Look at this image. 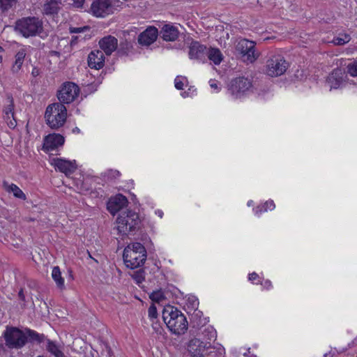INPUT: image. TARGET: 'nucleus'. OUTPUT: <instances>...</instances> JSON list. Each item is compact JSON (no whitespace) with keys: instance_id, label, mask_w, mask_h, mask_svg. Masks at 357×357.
Returning <instances> with one entry per match:
<instances>
[{"instance_id":"obj_1","label":"nucleus","mask_w":357,"mask_h":357,"mask_svg":"<svg viewBox=\"0 0 357 357\" xmlns=\"http://www.w3.org/2000/svg\"><path fill=\"white\" fill-rule=\"evenodd\" d=\"M14 29L26 38L40 36L44 32V23L38 17H23L16 20Z\"/></svg>"},{"instance_id":"obj_2","label":"nucleus","mask_w":357,"mask_h":357,"mask_svg":"<svg viewBox=\"0 0 357 357\" xmlns=\"http://www.w3.org/2000/svg\"><path fill=\"white\" fill-rule=\"evenodd\" d=\"M162 319L168 328L176 335L183 334L188 329L186 317L173 306H168L164 309Z\"/></svg>"},{"instance_id":"obj_3","label":"nucleus","mask_w":357,"mask_h":357,"mask_svg":"<svg viewBox=\"0 0 357 357\" xmlns=\"http://www.w3.org/2000/svg\"><path fill=\"white\" fill-rule=\"evenodd\" d=\"M123 257L126 266L134 269L144 264L146 259V251L140 243H133L126 247Z\"/></svg>"},{"instance_id":"obj_4","label":"nucleus","mask_w":357,"mask_h":357,"mask_svg":"<svg viewBox=\"0 0 357 357\" xmlns=\"http://www.w3.org/2000/svg\"><path fill=\"white\" fill-rule=\"evenodd\" d=\"M45 118L47 124L52 129L63 126L67 118V109L60 102L50 105L46 108Z\"/></svg>"},{"instance_id":"obj_5","label":"nucleus","mask_w":357,"mask_h":357,"mask_svg":"<svg viewBox=\"0 0 357 357\" xmlns=\"http://www.w3.org/2000/svg\"><path fill=\"white\" fill-rule=\"evenodd\" d=\"M117 230L123 235L134 231L139 223L137 213L130 210L122 212L116 219Z\"/></svg>"},{"instance_id":"obj_6","label":"nucleus","mask_w":357,"mask_h":357,"mask_svg":"<svg viewBox=\"0 0 357 357\" xmlns=\"http://www.w3.org/2000/svg\"><path fill=\"white\" fill-rule=\"evenodd\" d=\"M3 335L6 345L10 349H20L27 342V337L24 332L16 327L7 326Z\"/></svg>"},{"instance_id":"obj_7","label":"nucleus","mask_w":357,"mask_h":357,"mask_svg":"<svg viewBox=\"0 0 357 357\" xmlns=\"http://www.w3.org/2000/svg\"><path fill=\"white\" fill-rule=\"evenodd\" d=\"M252 88L251 79L245 77H236L231 80L228 91L234 98H241Z\"/></svg>"},{"instance_id":"obj_8","label":"nucleus","mask_w":357,"mask_h":357,"mask_svg":"<svg viewBox=\"0 0 357 357\" xmlns=\"http://www.w3.org/2000/svg\"><path fill=\"white\" fill-rule=\"evenodd\" d=\"M289 67V63L281 55H273L266 63V73L271 77L283 75Z\"/></svg>"},{"instance_id":"obj_9","label":"nucleus","mask_w":357,"mask_h":357,"mask_svg":"<svg viewBox=\"0 0 357 357\" xmlns=\"http://www.w3.org/2000/svg\"><path fill=\"white\" fill-rule=\"evenodd\" d=\"M236 50L243 61L249 63H253L259 56V53L255 49V43L247 39H241L238 42Z\"/></svg>"},{"instance_id":"obj_10","label":"nucleus","mask_w":357,"mask_h":357,"mask_svg":"<svg viewBox=\"0 0 357 357\" xmlns=\"http://www.w3.org/2000/svg\"><path fill=\"white\" fill-rule=\"evenodd\" d=\"M114 0H94L90 8V12L97 17H105L114 13Z\"/></svg>"},{"instance_id":"obj_11","label":"nucleus","mask_w":357,"mask_h":357,"mask_svg":"<svg viewBox=\"0 0 357 357\" xmlns=\"http://www.w3.org/2000/svg\"><path fill=\"white\" fill-rule=\"evenodd\" d=\"M79 89L73 82L64 83L58 92V98L60 103L68 104L72 102L78 96Z\"/></svg>"},{"instance_id":"obj_12","label":"nucleus","mask_w":357,"mask_h":357,"mask_svg":"<svg viewBox=\"0 0 357 357\" xmlns=\"http://www.w3.org/2000/svg\"><path fill=\"white\" fill-rule=\"evenodd\" d=\"M210 349H211L210 342H204L197 337L191 339L188 344V351L192 357H204V351Z\"/></svg>"},{"instance_id":"obj_13","label":"nucleus","mask_w":357,"mask_h":357,"mask_svg":"<svg viewBox=\"0 0 357 357\" xmlns=\"http://www.w3.org/2000/svg\"><path fill=\"white\" fill-rule=\"evenodd\" d=\"M189 57L202 62L207 60V47L197 41H193L189 47Z\"/></svg>"},{"instance_id":"obj_14","label":"nucleus","mask_w":357,"mask_h":357,"mask_svg":"<svg viewBox=\"0 0 357 357\" xmlns=\"http://www.w3.org/2000/svg\"><path fill=\"white\" fill-rule=\"evenodd\" d=\"M51 164L56 169L64 173L66 176L73 173L77 169L75 161H70L62 158H55L52 160Z\"/></svg>"},{"instance_id":"obj_15","label":"nucleus","mask_w":357,"mask_h":357,"mask_svg":"<svg viewBox=\"0 0 357 357\" xmlns=\"http://www.w3.org/2000/svg\"><path fill=\"white\" fill-rule=\"evenodd\" d=\"M127 204V198L123 195L119 194L109 199L107 203V210L111 214L114 215L116 213L124 208Z\"/></svg>"},{"instance_id":"obj_16","label":"nucleus","mask_w":357,"mask_h":357,"mask_svg":"<svg viewBox=\"0 0 357 357\" xmlns=\"http://www.w3.org/2000/svg\"><path fill=\"white\" fill-rule=\"evenodd\" d=\"M64 143V137L60 134H50L45 137L43 142V149L47 151L55 150Z\"/></svg>"},{"instance_id":"obj_17","label":"nucleus","mask_w":357,"mask_h":357,"mask_svg":"<svg viewBox=\"0 0 357 357\" xmlns=\"http://www.w3.org/2000/svg\"><path fill=\"white\" fill-rule=\"evenodd\" d=\"M62 8V0H45L42 13L47 16L56 15Z\"/></svg>"},{"instance_id":"obj_18","label":"nucleus","mask_w":357,"mask_h":357,"mask_svg":"<svg viewBox=\"0 0 357 357\" xmlns=\"http://www.w3.org/2000/svg\"><path fill=\"white\" fill-rule=\"evenodd\" d=\"M158 34L155 27H149L138 36V43L142 45L149 46L155 41Z\"/></svg>"},{"instance_id":"obj_19","label":"nucleus","mask_w":357,"mask_h":357,"mask_svg":"<svg viewBox=\"0 0 357 357\" xmlns=\"http://www.w3.org/2000/svg\"><path fill=\"white\" fill-rule=\"evenodd\" d=\"M105 56L102 50L92 51L88 56V65L91 68L99 70L104 66Z\"/></svg>"},{"instance_id":"obj_20","label":"nucleus","mask_w":357,"mask_h":357,"mask_svg":"<svg viewBox=\"0 0 357 357\" xmlns=\"http://www.w3.org/2000/svg\"><path fill=\"white\" fill-rule=\"evenodd\" d=\"M99 45L105 54L111 55L117 48L118 40L114 36H108L99 41Z\"/></svg>"},{"instance_id":"obj_21","label":"nucleus","mask_w":357,"mask_h":357,"mask_svg":"<svg viewBox=\"0 0 357 357\" xmlns=\"http://www.w3.org/2000/svg\"><path fill=\"white\" fill-rule=\"evenodd\" d=\"M178 29L172 24H165L160 31V36L166 41H174L178 36Z\"/></svg>"},{"instance_id":"obj_22","label":"nucleus","mask_w":357,"mask_h":357,"mask_svg":"<svg viewBox=\"0 0 357 357\" xmlns=\"http://www.w3.org/2000/svg\"><path fill=\"white\" fill-rule=\"evenodd\" d=\"M343 82V75L340 69H335L327 78V83L330 89H338Z\"/></svg>"},{"instance_id":"obj_23","label":"nucleus","mask_w":357,"mask_h":357,"mask_svg":"<svg viewBox=\"0 0 357 357\" xmlns=\"http://www.w3.org/2000/svg\"><path fill=\"white\" fill-rule=\"evenodd\" d=\"M26 54V53L24 49H21L16 53L15 56V62L11 68L13 73L17 74L20 71Z\"/></svg>"},{"instance_id":"obj_24","label":"nucleus","mask_w":357,"mask_h":357,"mask_svg":"<svg viewBox=\"0 0 357 357\" xmlns=\"http://www.w3.org/2000/svg\"><path fill=\"white\" fill-rule=\"evenodd\" d=\"M3 185L5 190L8 192H12L16 198H18V199H20L22 200H25L26 199L25 194L15 184H13V183L9 184L8 182L3 181Z\"/></svg>"},{"instance_id":"obj_25","label":"nucleus","mask_w":357,"mask_h":357,"mask_svg":"<svg viewBox=\"0 0 357 357\" xmlns=\"http://www.w3.org/2000/svg\"><path fill=\"white\" fill-rule=\"evenodd\" d=\"M207 59L213 61L214 64L218 65L222 61V54L218 48L207 49Z\"/></svg>"},{"instance_id":"obj_26","label":"nucleus","mask_w":357,"mask_h":357,"mask_svg":"<svg viewBox=\"0 0 357 357\" xmlns=\"http://www.w3.org/2000/svg\"><path fill=\"white\" fill-rule=\"evenodd\" d=\"M46 349L54 357H66L61 347L52 340H47Z\"/></svg>"},{"instance_id":"obj_27","label":"nucleus","mask_w":357,"mask_h":357,"mask_svg":"<svg viewBox=\"0 0 357 357\" xmlns=\"http://www.w3.org/2000/svg\"><path fill=\"white\" fill-rule=\"evenodd\" d=\"M52 279L56 284V286L63 289L65 287L64 279L61 276V273L59 266H54L52 271Z\"/></svg>"},{"instance_id":"obj_28","label":"nucleus","mask_w":357,"mask_h":357,"mask_svg":"<svg viewBox=\"0 0 357 357\" xmlns=\"http://www.w3.org/2000/svg\"><path fill=\"white\" fill-rule=\"evenodd\" d=\"M17 0H0V13L2 15H6L8 12L13 8Z\"/></svg>"},{"instance_id":"obj_29","label":"nucleus","mask_w":357,"mask_h":357,"mask_svg":"<svg viewBox=\"0 0 357 357\" xmlns=\"http://www.w3.org/2000/svg\"><path fill=\"white\" fill-rule=\"evenodd\" d=\"M24 332L27 337V340L29 339L30 341L41 342L44 338L43 335H39L38 333L31 329L26 328Z\"/></svg>"},{"instance_id":"obj_30","label":"nucleus","mask_w":357,"mask_h":357,"mask_svg":"<svg viewBox=\"0 0 357 357\" xmlns=\"http://www.w3.org/2000/svg\"><path fill=\"white\" fill-rule=\"evenodd\" d=\"M203 335L204 337V340H207L206 342H210L212 340H215L217 337L216 331L212 326L206 327L204 331Z\"/></svg>"},{"instance_id":"obj_31","label":"nucleus","mask_w":357,"mask_h":357,"mask_svg":"<svg viewBox=\"0 0 357 357\" xmlns=\"http://www.w3.org/2000/svg\"><path fill=\"white\" fill-rule=\"evenodd\" d=\"M351 40V36L349 34H340L338 37L334 38L332 43L335 45H343L349 43Z\"/></svg>"},{"instance_id":"obj_32","label":"nucleus","mask_w":357,"mask_h":357,"mask_svg":"<svg viewBox=\"0 0 357 357\" xmlns=\"http://www.w3.org/2000/svg\"><path fill=\"white\" fill-rule=\"evenodd\" d=\"M131 277L137 284H141L145 280V271L144 269H139L131 274Z\"/></svg>"},{"instance_id":"obj_33","label":"nucleus","mask_w":357,"mask_h":357,"mask_svg":"<svg viewBox=\"0 0 357 357\" xmlns=\"http://www.w3.org/2000/svg\"><path fill=\"white\" fill-rule=\"evenodd\" d=\"M8 104L4 107L3 109V115H11L13 117L14 115V102L12 97L8 98Z\"/></svg>"},{"instance_id":"obj_34","label":"nucleus","mask_w":357,"mask_h":357,"mask_svg":"<svg viewBox=\"0 0 357 357\" xmlns=\"http://www.w3.org/2000/svg\"><path fill=\"white\" fill-rule=\"evenodd\" d=\"M275 208V204L273 200L267 201L262 206H258L255 209V213H259L262 211H266L268 209L273 210Z\"/></svg>"},{"instance_id":"obj_35","label":"nucleus","mask_w":357,"mask_h":357,"mask_svg":"<svg viewBox=\"0 0 357 357\" xmlns=\"http://www.w3.org/2000/svg\"><path fill=\"white\" fill-rule=\"evenodd\" d=\"M347 73L352 77L357 76V61L349 63L347 66Z\"/></svg>"},{"instance_id":"obj_36","label":"nucleus","mask_w":357,"mask_h":357,"mask_svg":"<svg viewBox=\"0 0 357 357\" xmlns=\"http://www.w3.org/2000/svg\"><path fill=\"white\" fill-rule=\"evenodd\" d=\"M186 80H187L186 77H185L177 76L174 80L175 87L178 90L183 89V86H184V81H186Z\"/></svg>"},{"instance_id":"obj_37","label":"nucleus","mask_w":357,"mask_h":357,"mask_svg":"<svg viewBox=\"0 0 357 357\" xmlns=\"http://www.w3.org/2000/svg\"><path fill=\"white\" fill-rule=\"evenodd\" d=\"M3 119L10 128L13 129L15 128L17 121L14 116L12 117L11 115H3Z\"/></svg>"},{"instance_id":"obj_38","label":"nucleus","mask_w":357,"mask_h":357,"mask_svg":"<svg viewBox=\"0 0 357 357\" xmlns=\"http://www.w3.org/2000/svg\"><path fill=\"white\" fill-rule=\"evenodd\" d=\"M150 298L154 302L159 303L164 299V295L160 291H154L150 295Z\"/></svg>"},{"instance_id":"obj_39","label":"nucleus","mask_w":357,"mask_h":357,"mask_svg":"<svg viewBox=\"0 0 357 357\" xmlns=\"http://www.w3.org/2000/svg\"><path fill=\"white\" fill-rule=\"evenodd\" d=\"M71 3L70 5L76 9H83L84 8V3L85 0H70Z\"/></svg>"},{"instance_id":"obj_40","label":"nucleus","mask_w":357,"mask_h":357,"mask_svg":"<svg viewBox=\"0 0 357 357\" xmlns=\"http://www.w3.org/2000/svg\"><path fill=\"white\" fill-rule=\"evenodd\" d=\"M149 317L151 319H155L157 317V309L154 305H151L148 310Z\"/></svg>"},{"instance_id":"obj_41","label":"nucleus","mask_w":357,"mask_h":357,"mask_svg":"<svg viewBox=\"0 0 357 357\" xmlns=\"http://www.w3.org/2000/svg\"><path fill=\"white\" fill-rule=\"evenodd\" d=\"M85 29H88L87 26L84 27H70V32L73 33H81L83 32Z\"/></svg>"},{"instance_id":"obj_42","label":"nucleus","mask_w":357,"mask_h":357,"mask_svg":"<svg viewBox=\"0 0 357 357\" xmlns=\"http://www.w3.org/2000/svg\"><path fill=\"white\" fill-rule=\"evenodd\" d=\"M39 74H40V70H39L38 68L34 67V68L32 69L31 75H32L33 77H37L38 75H39Z\"/></svg>"},{"instance_id":"obj_43","label":"nucleus","mask_w":357,"mask_h":357,"mask_svg":"<svg viewBox=\"0 0 357 357\" xmlns=\"http://www.w3.org/2000/svg\"><path fill=\"white\" fill-rule=\"evenodd\" d=\"M258 278V275L256 273H252L249 275V280L252 281Z\"/></svg>"},{"instance_id":"obj_44","label":"nucleus","mask_w":357,"mask_h":357,"mask_svg":"<svg viewBox=\"0 0 357 357\" xmlns=\"http://www.w3.org/2000/svg\"><path fill=\"white\" fill-rule=\"evenodd\" d=\"M210 86L212 89H216L217 91H218V86L217 83H215V82L211 81Z\"/></svg>"},{"instance_id":"obj_45","label":"nucleus","mask_w":357,"mask_h":357,"mask_svg":"<svg viewBox=\"0 0 357 357\" xmlns=\"http://www.w3.org/2000/svg\"><path fill=\"white\" fill-rule=\"evenodd\" d=\"M264 287L268 288L271 286V282L269 280H266L263 284Z\"/></svg>"},{"instance_id":"obj_46","label":"nucleus","mask_w":357,"mask_h":357,"mask_svg":"<svg viewBox=\"0 0 357 357\" xmlns=\"http://www.w3.org/2000/svg\"><path fill=\"white\" fill-rule=\"evenodd\" d=\"M18 296H19V298L22 300V301H24V295L23 294V291L22 290H20L19 294H18Z\"/></svg>"},{"instance_id":"obj_47","label":"nucleus","mask_w":357,"mask_h":357,"mask_svg":"<svg viewBox=\"0 0 357 357\" xmlns=\"http://www.w3.org/2000/svg\"><path fill=\"white\" fill-rule=\"evenodd\" d=\"M73 132H79V129L78 128H75L73 129Z\"/></svg>"},{"instance_id":"obj_48","label":"nucleus","mask_w":357,"mask_h":357,"mask_svg":"<svg viewBox=\"0 0 357 357\" xmlns=\"http://www.w3.org/2000/svg\"><path fill=\"white\" fill-rule=\"evenodd\" d=\"M181 96L183 97V98H185L186 96H187V93L186 92H183L181 93Z\"/></svg>"},{"instance_id":"obj_49","label":"nucleus","mask_w":357,"mask_h":357,"mask_svg":"<svg viewBox=\"0 0 357 357\" xmlns=\"http://www.w3.org/2000/svg\"><path fill=\"white\" fill-rule=\"evenodd\" d=\"M158 215H159L160 218H162V211H158Z\"/></svg>"},{"instance_id":"obj_50","label":"nucleus","mask_w":357,"mask_h":357,"mask_svg":"<svg viewBox=\"0 0 357 357\" xmlns=\"http://www.w3.org/2000/svg\"><path fill=\"white\" fill-rule=\"evenodd\" d=\"M3 52V48L1 46H0V52Z\"/></svg>"},{"instance_id":"obj_51","label":"nucleus","mask_w":357,"mask_h":357,"mask_svg":"<svg viewBox=\"0 0 357 357\" xmlns=\"http://www.w3.org/2000/svg\"><path fill=\"white\" fill-rule=\"evenodd\" d=\"M2 61H3V57H2V56L0 55V63L2 62Z\"/></svg>"}]
</instances>
